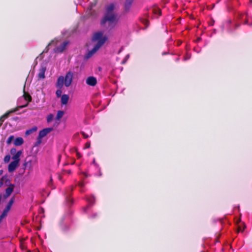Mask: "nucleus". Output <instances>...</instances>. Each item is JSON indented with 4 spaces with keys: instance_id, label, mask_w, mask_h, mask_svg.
Returning <instances> with one entry per match:
<instances>
[{
    "instance_id": "nucleus-26",
    "label": "nucleus",
    "mask_w": 252,
    "mask_h": 252,
    "mask_svg": "<svg viewBox=\"0 0 252 252\" xmlns=\"http://www.w3.org/2000/svg\"><path fill=\"white\" fill-rule=\"evenodd\" d=\"M142 22L144 24L146 27H148L149 25V21L147 19H143Z\"/></svg>"
},
{
    "instance_id": "nucleus-9",
    "label": "nucleus",
    "mask_w": 252,
    "mask_h": 252,
    "mask_svg": "<svg viewBox=\"0 0 252 252\" xmlns=\"http://www.w3.org/2000/svg\"><path fill=\"white\" fill-rule=\"evenodd\" d=\"M14 188V185L10 184L9 185L8 187L5 189V194H4V197H7L9 196L13 191Z\"/></svg>"
},
{
    "instance_id": "nucleus-31",
    "label": "nucleus",
    "mask_w": 252,
    "mask_h": 252,
    "mask_svg": "<svg viewBox=\"0 0 252 252\" xmlns=\"http://www.w3.org/2000/svg\"><path fill=\"white\" fill-rule=\"evenodd\" d=\"M14 203V198L12 197L10 199V200H9V201L8 202V204H7V205L8 206H9L11 207L12 204H13Z\"/></svg>"
},
{
    "instance_id": "nucleus-41",
    "label": "nucleus",
    "mask_w": 252,
    "mask_h": 252,
    "mask_svg": "<svg viewBox=\"0 0 252 252\" xmlns=\"http://www.w3.org/2000/svg\"><path fill=\"white\" fill-rule=\"evenodd\" d=\"M3 121H4V119H3L1 117H0V123H1L0 124H1V125L2 124Z\"/></svg>"
},
{
    "instance_id": "nucleus-40",
    "label": "nucleus",
    "mask_w": 252,
    "mask_h": 252,
    "mask_svg": "<svg viewBox=\"0 0 252 252\" xmlns=\"http://www.w3.org/2000/svg\"><path fill=\"white\" fill-rule=\"evenodd\" d=\"M54 42V40H52L47 46L46 48H48L49 46H50L53 42Z\"/></svg>"
},
{
    "instance_id": "nucleus-43",
    "label": "nucleus",
    "mask_w": 252,
    "mask_h": 252,
    "mask_svg": "<svg viewBox=\"0 0 252 252\" xmlns=\"http://www.w3.org/2000/svg\"><path fill=\"white\" fill-rule=\"evenodd\" d=\"M3 219H4V218L0 215V223L1 222V221Z\"/></svg>"
},
{
    "instance_id": "nucleus-44",
    "label": "nucleus",
    "mask_w": 252,
    "mask_h": 252,
    "mask_svg": "<svg viewBox=\"0 0 252 252\" xmlns=\"http://www.w3.org/2000/svg\"><path fill=\"white\" fill-rule=\"evenodd\" d=\"M66 173H67L68 174H70L71 173V170H67L66 171Z\"/></svg>"
},
{
    "instance_id": "nucleus-15",
    "label": "nucleus",
    "mask_w": 252,
    "mask_h": 252,
    "mask_svg": "<svg viewBox=\"0 0 252 252\" xmlns=\"http://www.w3.org/2000/svg\"><path fill=\"white\" fill-rule=\"evenodd\" d=\"M69 96L67 94H63L61 96V103L63 105H66L68 101Z\"/></svg>"
},
{
    "instance_id": "nucleus-16",
    "label": "nucleus",
    "mask_w": 252,
    "mask_h": 252,
    "mask_svg": "<svg viewBox=\"0 0 252 252\" xmlns=\"http://www.w3.org/2000/svg\"><path fill=\"white\" fill-rule=\"evenodd\" d=\"M23 97L24 98V99L27 101L28 102H30L32 101V96H31V95L29 94V93H26L25 91V89L24 88V94H23Z\"/></svg>"
},
{
    "instance_id": "nucleus-1",
    "label": "nucleus",
    "mask_w": 252,
    "mask_h": 252,
    "mask_svg": "<svg viewBox=\"0 0 252 252\" xmlns=\"http://www.w3.org/2000/svg\"><path fill=\"white\" fill-rule=\"evenodd\" d=\"M115 5L113 3H110L105 6V13L103 16L100 24L102 26L108 23L110 29L113 28L118 22L117 15L114 11Z\"/></svg>"
},
{
    "instance_id": "nucleus-7",
    "label": "nucleus",
    "mask_w": 252,
    "mask_h": 252,
    "mask_svg": "<svg viewBox=\"0 0 252 252\" xmlns=\"http://www.w3.org/2000/svg\"><path fill=\"white\" fill-rule=\"evenodd\" d=\"M19 162L17 161H12L8 165V170L9 172L14 171L18 166Z\"/></svg>"
},
{
    "instance_id": "nucleus-37",
    "label": "nucleus",
    "mask_w": 252,
    "mask_h": 252,
    "mask_svg": "<svg viewBox=\"0 0 252 252\" xmlns=\"http://www.w3.org/2000/svg\"><path fill=\"white\" fill-rule=\"evenodd\" d=\"M78 185L81 188H83L85 186V183H84V182H81L78 183Z\"/></svg>"
},
{
    "instance_id": "nucleus-38",
    "label": "nucleus",
    "mask_w": 252,
    "mask_h": 252,
    "mask_svg": "<svg viewBox=\"0 0 252 252\" xmlns=\"http://www.w3.org/2000/svg\"><path fill=\"white\" fill-rule=\"evenodd\" d=\"M10 209H11V207H10V206H8V205H7V206H6V207L4 208V210H6V211H7L9 212V211H10Z\"/></svg>"
},
{
    "instance_id": "nucleus-5",
    "label": "nucleus",
    "mask_w": 252,
    "mask_h": 252,
    "mask_svg": "<svg viewBox=\"0 0 252 252\" xmlns=\"http://www.w3.org/2000/svg\"><path fill=\"white\" fill-rule=\"evenodd\" d=\"M68 44V41H64L60 46H57L54 49V52L58 53H62L65 50L66 46Z\"/></svg>"
},
{
    "instance_id": "nucleus-14",
    "label": "nucleus",
    "mask_w": 252,
    "mask_h": 252,
    "mask_svg": "<svg viewBox=\"0 0 252 252\" xmlns=\"http://www.w3.org/2000/svg\"><path fill=\"white\" fill-rule=\"evenodd\" d=\"M24 169L29 168L31 169L32 168V161L31 160H27L26 159L23 164Z\"/></svg>"
},
{
    "instance_id": "nucleus-23",
    "label": "nucleus",
    "mask_w": 252,
    "mask_h": 252,
    "mask_svg": "<svg viewBox=\"0 0 252 252\" xmlns=\"http://www.w3.org/2000/svg\"><path fill=\"white\" fill-rule=\"evenodd\" d=\"M61 89H58L56 92V95L58 97H60L62 95V91Z\"/></svg>"
},
{
    "instance_id": "nucleus-39",
    "label": "nucleus",
    "mask_w": 252,
    "mask_h": 252,
    "mask_svg": "<svg viewBox=\"0 0 252 252\" xmlns=\"http://www.w3.org/2000/svg\"><path fill=\"white\" fill-rule=\"evenodd\" d=\"M76 155H77V157L78 158H80L82 156L78 152H77Z\"/></svg>"
},
{
    "instance_id": "nucleus-21",
    "label": "nucleus",
    "mask_w": 252,
    "mask_h": 252,
    "mask_svg": "<svg viewBox=\"0 0 252 252\" xmlns=\"http://www.w3.org/2000/svg\"><path fill=\"white\" fill-rule=\"evenodd\" d=\"M245 16V22H244V24L245 25L247 24V25H250V26L252 25V22L251 23V24H249V17H248V15L247 14H244V15H242V16Z\"/></svg>"
},
{
    "instance_id": "nucleus-47",
    "label": "nucleus",
    "mask_w": 252,
    "mask_h": 252,
    "mask_svg": "<svg viewBox=\"0 0 252 252\" xmlns=\"http://www.w3.org/2000/svg\"><path fill=\"white\" fill-rule=\"evenodd\" d=\"M40 142H41V141H38V144H40Z\"/></svg>"
},
{
    "instance_id": "nucleus-6",
    "label": "nucleus",
    "mask_w": 252,
    "mask_h": 252,
    "mask_svg": "<svg viewBox=\"0 0 252 252\" xmlns=\"http://www.w3.org/2000/svg\"><path fill=\"white\" fill-rule=\"evenodd\" d=\"M86 84L90 86H94L97 83V80L94 76L88 77L86 81Z\"/></svg>"
},
{
    "instance_id": "nucleus-19",
    "label": "nucleus",
    "mask_w": 252,
    "mask_h": 252,
    "mask_svg": "<svg viewBox=\"0 0 252 252\" xmlns=\"http://www.w3.org/2000/svg\"><path fill=\"white\" fill-rule=\"evenodd\" d=\"M37 128L36 126H33L32 128L27 130L25 132V134L26 135H29L31 134V133H32V132L36 131L37 130Z\"/></svg>"
},
{
    "instance_id": "nucleus-33",
    "label": "nucleus",
    "mask_w": 252,
    "mask_h": 252,
    "mask_svg": "<svg viewBox=\"0 0 252 252\" xmlns=\"http://www.w3.org/2000/svg\"><path fill=\"white\" fill-rule=\"evenodd\" d=\"M10 156L9 155H6L4 158V160L5 162H8L10 160Z\"/></svg>"
},
{
    "instance_id": "nucleus-4",
    "label": "nucleus",
    "mask_w": 252,
    "mask_h": 252,
    "mask_svg": "<svg viewBox=\"0 0 252 252\" xmlns=\"http://www.w3.org/2000/svg\"><path fill=\"white\" fill-rule=\"evenodd\" d=\"M52 127H48L42 129L39 132L38 139H41L44 137L46 136L49 133L53 130Z\"/></svg>"
},
{
    "instance_id": "nucleus-10",
    "label": "nucleus",
    "mask_w": 252,
    "mask_h": 252,
    "mask_svg": "<svg viewBox=\"0 0 252 252\" xmlns=\"http://www.w3.org/2000/svg\"><path fill=\"white\" fill-rule=\"evenodd\" d=\"M46 68L45 66H41L39 70L38 73V78L39 79H42L45 78V72L46 71Z\"/></svg>"
},
{
    "instance_id": "nucleus-46",
    "label": "nucleus",
    "mask_w": 252,
    "mask_h": 252,
    "mask_svg": "<svg viewBox=\"0 0 252 252\" xmlns=\"http://www.w3.org/2000/svg\"><path fill=\"white\" fill-rule=\"evenodd\" d=\"M93 163L95 164V160L94 159L93 161Z\"/></svg>"
},
{
    "instance_id": "nucleus-32",
    "label": "nucleus",
    "mask_w": 252,
    "mask_h": 252,
    "mask_svg": "<svg viewBox=\"0 0 252 252\" xmlns=\"http://www.w3.org/2000/svg\"><path fill=\"white\" fill-rule=\"evenodd\" d=\"M17 150L15 148H13L11 149L10 150V153L13 156L17 153Z\"/></svg>"
},
{
    "instance_id": "nucleus-45",
    "label": "nucleus",
    "mask_w": 252,
    "mask_h": 252,
    "mask_svg": "<svg viewBox=\"0 0 252 252\" xmlns=\"http://www.w3.org/2000/svg\"><path fill=\"white\" fill-rule=\"evenodd\" d=\"M52 181H53L52 179L51 178V179H50V183H51L52 182Z\"/></svg>"
},
{
    "instance_id": "nucleus-48",
    "label": "nucleus",
    "mask_w": 252,
    "mask_h": 252,
    "mask_svg": "<svg viewBox=\"0 0 252 252\" xmlns=\"http://www.w3.org/2000/svg\"><path fill=\"white\" fill-rule=\"evenodd\" d=\"M250 2H251V3H252V0H250Z\"/></svg>"
},
{
    "instance_id": "nucleus-35",
    "label": "nucleus",
    "mask_w": 252,
    "mask_h": 252,
    "mask_svg": "<svg viewBox=\"0 0 252 252\" xmlns=\"http://www.w3.org/2000/svg\"><path fill=\"white\" fill-rule=\"evenodd\" d=\"M91 146L90 142H87L85 144V148L87 149L90 148Z\"/></svg>"
},
{
    "instance_id": "nucleus-36",
    "label": "nucleus",
    "mask_w": 252,
    "mask_h": 252,
    "mask_svg": "<svg viewBox=\"0 0 252 252\" xmlns=\"http://www.w3.org/2000/svg\"><path fill=\"white\" fill-rule=\"evenodd\" d=\"M81 133L83 136L84 138H87L89 137V136L83 131L81 132Z\"/></svg>"
},
{
    "instance_id": "nucleus-34",
    "label": "nucleus",
    "mask_w": 252,
    "mask_h": 252,
    "mask_svg": "<svg viewBox=\"0 0 252 252\" xmlns=\"http://www.w3.org/2000/svg\"><path fill=\"white\" fill-rule=\"evenodd\" d=\"M29 102H27L26 104H25V105H21V106H18L16 108H18V110H19L21 108H24V107H26L27 106H28V104H29Z\"/></svg>"
},
{
    "instance_id": "nucleus-8",
    "label": "nucleus",
    "mask_w": 252,
    "mask_h": 252,
    "mask_svg": "<svg viewBox=\"0 0 252 252\" xmlns=\"http://www.w3.org/2000/svg\"><path fill=\"white\" fill-rule=\"evenodd\" d=\"M64 84V77L60 76L58 77L56 84V86L58 89H62Z\"/></svg>"
},
{
    "instance_id": "nucleus-20",
    "label": "nucleus",
    "mask_w": 252,
    "mask_h": 252,
    "mask_svg": "<svg viewBox=\"0 0 252 252\" xmlns=\"http://www.w3.org/2000/svg\"><path fill=\"white\" fill-rule=\"evenodd\" d=\"M63 114H64L63 111H61V110L58 111L57 112L56 118V119L58 120H60L63 117Z\"/></svg>"
},
{
    "instance_id": "nucleus-18",
    "label": "nucleus",
    "mask_w": 252,
    "mask_h": 252,
    "mask_svg": "<svg viewBox=\"0 0 252 252\" xmlns=\"http://www.w3.org/2000/svg\"><path fill=\"white\" fill-rule=\"evenodd\" d=\"M152 11L155 14H158V16H160L161 15V10L158 7H153Z\"/></svg>"
},
{
    "instance_id": "nucleus-24",
    "label": "nucleus",
    "mask_w": 252,
    "mask_h": 252,
    "mask_svg": "<svg viewBox=\"0 0 252 252\" xmlns=\"http://www.w3.org/2000/svg\"><path fill=\"white\" fill-rule=\"evenodd\" d=\"M54 115L53 114H49L47 117V122H50L53 119Z\"/></svg>"
},
{
    "instance_id": "nucleus-2",
    "label": "nucleus",
    "mask_w": 252,
    "mask_h": 252,
    "mask_svg": "<svg viewBox=\"0 0 252 252\" xmlns=\"http://www.w3.org/2000/svg\"><path fill=\"white\" fill-rule=\"evenodd\" d=\"M107 39V37L106 36H103V33L101 32H96L94 33L92 38V41L93 42L97 41V42L94 45V48L85 55L84 59L85 60H88L92 57V56L105 43Z\"/></svg>"
},
{
    "instance_id": "nucleus-30",
    "label": "nucleus",
    "mask_w": 252,
    "mask_h": 252,
    "mask_svg": "<svg viewBox=\"0 0 252 252\" xmlns=\"http://www.w3.org/2000/svg\"><path fill=\"white\" fill-rule=\"evenodd\" d=\"M246 228V225L245 224H244V226L243 227V228H242V227H241V226H238V232H243L245 228Z\"/></svg>"
},
{
    "instance_id": "nucleus-28",
    "label": "nucleus",
    "mask_w": 252,
    "mask_h": 252,
    "mask_svg": "<svg viewBox=\"0 0 252 252\" xmlns=\"http://www.w3.org/2000/svg\"><path fill=\"white\" fill-rule=\"evenodd\" d=\"M8 212H9L3 210L0 216L5 218L7 216Z\"/></svg>"
},
{
    "instance_id": "nucleus-42",
    "label": "nucleus",
    "mask_w": 252,
    "mask_h": 252,
    "mask_svg": "<svg viewBox=\"0 0 252 252\" xmlns=\"http://www.w3.org/2000/svg\"><path fill=\"white\" fill-rule=\"evenodd\" d=\"M20 247L22 249H24L25 248V246L22 243H21Z\"/></svg>"
},
{
    "instance_id": "nucleus-25",
    "label": "nucleus",
    "mask_w": 252,
    "mask_h": 252,
    "mask_svg": "<svg viewBox=\"0 0 252 252\" xmlns=\"http://www.w3.org/2000/svg\"><path fill=\"white\" fill-rule=\"evenodd\" d=\"M7 178L5 176H3L0 179V188L3 185V182L5 180H6Z\"/></svg>"
},
{
    "instance_id": "nucleus-29",
    "label": "nucleus",
    "mask_w": 252,
    "mask_h": 252,
    "mask_svg": "<svg viewBox=\"0 0 252 252\" xmlns=\"http://www.w3.org/2000/svg\"><path fill=\"white\" fill-rule=\"evenodd\" d=\"M94 200H95V198H94V196H91V197H90L88 199V201L91 204H93L94 203Z\"/></svg>"
},
{
    "instance_id": "nucleus-27",
    "label": "nucleus",
    "mask_w": 252,
    "mask_h": 252,
    "mask_svg": "<svg viewBox=\"0 0 252 252\" xmlns=\"http://www.w3.org/2000/svg\"><path fill=\"white\" fill-rule=\"evenodd\" d=\"M8 212H9L3 210L0 216L5 218L7 216Z\"/></svg>"
},
{
    "instance_id": "nucleus-11",
    "label": "nucleus",
    "mask_w": 252,
    "mask_h": 252,
    "mask_svg": "<svg viewBox=\"0 0 252 252\" xmlns=\"http://www.w3.org/2000/svg\"><path fill=\"white\" fill-rule=\"evenodd\" d=\"M133 1V0H126L125 4V8L126 11L128 12L129 10Z\"/></svg>"
},
{
    "instance_id": "nucleus-22",
    "label": "nucleus",
    "mask_w": 252,
    "mask_h": 252,
    "mask_svg": "<svg viewBox=\"0 0 252 252\" xmlns=\"http://www.w3.org/2000/svg\"><path fill=\"white\" fill-rule=\"evenodd\" d=\"M13 139H14V136L13 135L10 136L7 139V141H6L7 144L8 145L10 144L11 143L12 141L13 140Z\"/></svg>"
},
{
    "instance_id": "nucleus-13",
    "label": "nucleus",
    "mask_w": 252,
    "mask_h": 252,
    "mask_svg": "<svg viewBox=\"0 0 252 252\" xmlns=\"http://www.w3.org/2000/svg\"><path fill=\"white\" fill-rule=\"evenodd\" d=\"M23 143L24 140L22 137L16 138L14 141V144L16 146H21Z\"/></svg>"
},
{
    "instance_id": "nucleus-12",
    "label": "nucleus",
    "mask_w": 252,
    "mask_h": 252,
    "mask_svg": "<svg viewBox=\"0 0 252 252\" xmlns=\"http://www.w3.org/2000/svg\"><path fill=\"white\" fill-rule=\"evenodd\" d=\"M22 154V151L20 150L17 152L16 154L13 155L12 156V159L14 160V161H17L18 162H19L20 159V157Z\"/></svg>"
},
{
    "instance_id": "nucleus-17",
    "label": "nucleus",
    "mask_w": 252,
    "mask_h": 252,
    "mask_svg": "<svg viewBox=\"0 0 252 252\" xmlns=\"http://www.w3.org/2000/svg\"><path fill=\"white\" fill-rule=\"evenodd\" d=\"M18 108H14L13 109H12L8 112H7L6 113H5L4 115H3L2 116H1L3 119H5V118H7L9 114L10 113H13V112H15L16 111H18Z\"/></svg>"
},
{
    "instance_id": "nucleus-3",
    "label": "nucleus",
    "mask_w": 252,
    "mask_h": 252,
    "mask_svg": "<svg viewBox=\"0 0 252 252\" xmlns=\"http://www.w3.org/2000/svg\"><path fill=\"white\" fill-rule=\"evenodd\" d=\"M73 73L71 71H68L64 77V85L66 87H69L72 82Z\"/></svg>"
}]
</instances>
